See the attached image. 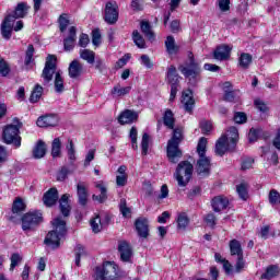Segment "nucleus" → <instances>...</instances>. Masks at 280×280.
<instances>
[{"mask_svg":"<svg viewBox=\"0 0 280 280\" xmlns=\"http://www.w3.org/2000/svg\"><path fill=\"white\" fill-rule=\"evenodd\" d=\"M54 73H56V56L48 55L46 58L45 68L42 73V78L45 84H49L54 80Z\"/></svg>","mask_w":280,"mask_h":280,"instance_id":"11","label":"nucleus"},{"mask_svg":"<svg viewBox=\"0 0 280 280\" xmlns=\"http://www.w3.org/2000/svg\"><path fill=\"white\" fill-rule=\"evenodd\" d=\"M179 80L180 75H178L176 67L170 66L166 72V82L171 84V86H178Z\"/></svg>","mask_w":280,"mask_h":280,"instance_id":"23","label":"nucleus"},{"mask_svg":"<svg viewBox=\"0 0 280 280\" xmlns=\"http://www.w3.org/2000/svg\"><path fill=\"white\" fill-rule=\"evenodd\" d=\"M40 97H43V86H40V84H36L31 93L30 102L32 104H36V102L40 101Z\"/></svg>","mask_w":280,"mask_h":280,"instance_id":"36","label":"nucleus"},{"mask_svg":"<svg viewBox=\"0 0 280 280\" xmlns=\"http://www.w3.org/2000/svg\"><path fill=\"white\" fill-rule=\"evenodd\" d=\"M223 89H224V101L225 102H235V100H237V91H231V83L230 82H225L223 84Z\"/></svg>","mask_w":280,"mask_h":280,"instance_id":"32","label":"nucleus"},{"mask_svg":"<svg viewBox=\"0 0 280 280\" xmlns=\"http://www.w3.org/2000/svg\"><path fill=\"white\" fill-rule=\"evenodd\" d=\"M199 126H200L202 135H209V132H211V130H213V122H211L209 120H201Z\"/></svg>","mask_w":280,"mask_h":280,"instance_id":"51","label":"nucleus"},{"mask_svg":"<svg viewBox=\"0 0 280 280\" xmlns=\"http://www.w3.org/2000/svg\"><path fill=\"white\" fill-rule=\"evenodd\" d=\"M194 175V164L189 161H182L176 168L175 178L178 183V187H187L191 176Z\"/></svg>","mask_w":280,"mask_h":280,"instance_id":"7","label":"nucleus"},{"mask_svg":"<svg viewBox=\"0 0 280 280\" xmlns=\"http://www.w3.org/2000/svg\"><path fill=\"white\" fill-rule=\"evenodd\" d=\"M27 10H30V7H27L26 3L21 2L16 5L13 14H9L7 16H12V18H14V21H16V19H23V16H25L27 14Z\"/></svg>","mask_w":280,"mask_h":280,"instance_id":"28","label":"nucleus"},{"mask_svg":"<svg viewBox=\"0 0 280 280\" xmlns=\"http://www.w3.org/2000/svg\"><path fill=\"white\" fill-rule=\"evenodd\" d=\"M196 170L199 176H209V172H211V158L207 155L199 156Z\"/></svg>","mask_w":280,"mask_h":280,"instance_id":"12","label":"nucleus"},{"mask_svg":"<svg viewBox=\"0 0 280 280\" xmlns=\"http://www.w3.org/2000/svg\"><path fill=\"white\" fill-rule=\"evenodd\" d=\"M188 225H189V218L187 217V214L185 212L179 213L177 217L178 229H180L182 231H185V229H187Z\"/></svg>","mask_w":280,"mask_h":280,"instance_id":"48","label":"nucleus"},{"mask_svg":"<svg viewBox=\"0 0 280 280\" xmlns=\"http://www.w3.org/2000/svg\"><path fill=\"white\" fill-rule=\"evenodd\" d=\"M165 48L168 56H176V54H178V50L180 49V47L176 45V39H174V36L172 35L166 37Z\"/></svg>","mask_w":280,"mask_h":280,"instance_id":"25","label":"nucleus"},{"mask_svg":"<svg viewBox=\"0 0 280 280\" xmlns=\"http://www.w3.org/2000/svg\"><path fill=\"white\" fill-rule=\"evenodd\" d=\"M212 209L217 213H220V211H224L229 207V198L224 196H217L211 201Z\"/></svg>","mask_w":280,"mask_h":280,"instance_id":"19","label":"nucleus"},{"mask_svg":"<svg viewBox=\"0 0 280 280\" xmlns=\"http://www.w3.org/2000/svg\"><path fill=\"white\" fill-rule=\"evenodd\" d=\"M58 116L57 115H46L37 119L36 124L39 128H49L58 126Z\"/></svg>","mask_w":280,"mask_h":280,"instance_id":"17","label":"nucleus"},{"mask_svg":"<svg viewBox=\"0 0 280 280\" xmlns=\"http://www.w3.org/2000/svg\"><path fill=\"white\" fill-rule=\"evenodd\" d=\"M24 63L26 67H32V65H34V45H28L25 52Z\"/></svg>","mask_w":280,"mask_h":280,"instance_id":"43","label":"nucleus"},{"mask_svg":"<svg viewBox=\"0 0 280 280\" xmlns=\"http://www.w3.org/2000/svg\"><path fill=\"white\" fill-rule=\"evenodd\" d=\"M230 253L232 257H236L235 268L226 258L222 257L220 253L214 254V259L217 264L223 266L225 275H233L234 272H242L246 266L244 261V250L242 249V244L237 240L230 241Z\"/></svg>","mask_w":280,"mask_h":280,"instance_id":"1","label":"nucleus"},{"mask_svg":"<svg viewBox=\"0 0 280 280\" xmlns=\"http://www.w3.org/2000/svg\"><path fill=\"white\" fill-rule=\"evenodd\" d=\"M40 222H43V213L36 210L30 211L22 217V230L34 231Z\"/></svg>","mask_w":280,"mask_h":280,"instance_id":"9","label":"nucleus"},{"mask_svg":"<svg viewBox=\"0 0 280 280\" xmlns=\"http://www.w3.org/2000/svg\"><path fill=\"white\" fill-rule=\"evenodd\" d=\"M254 163H255V160L253 158H243L241 170L243 171L250 170Z\"/></svg>","mask_w":280,"mask_h":280,"instance_id":"57","label":"nucleus"},{"mask_svg":"<svg viewBox=\"0 0 280 280\" xmlns=\"http://www.w3.org/2000/svg\"><path fill=\"white\" fill-rule=\"evenodd\" d=\"M117 264L105 261L102 266L95 268L94 280H115L118 275Z\"/></svg>","mask_w":280,"mask_h":280,"instance_id":"8","label":"nucleus"},{"mask_svg":"<svg viewBox=\"0 0 280 280\" xmlns=\"http://www.w3.org/2000/svg\"><path fill=\"white\" fill-rule=\"evenodd\" d=\"M69 77L72 79L80 78L82 73H84V66L78 61L73 60L68 68Z\"/></svg>","mask_w":280,"mask_h":280,"instance_id":"21","label":"nucleus"},{"mask_svg":"<svg viewBox=\"0 0 280 280\" xmlns=\"http://www.w3.org/2000/svg\"><path fill=\"white\" fill-rule=\"evenodd\" d=\"M75 34H77L75 26H71L69 28L67 38L63 39V47L66 51H71L73 47H75V38H77Z\"/></svg>","mask_w":280,"mask_h":280,"instance_id":"20","label":"nucleus"},{"mask_svg":"<svg viewBox=\"0 0 280 280\" xmlns=\"http://www.w3.org/2000/svg\"><path fill=\"white\" fill-rule=\"evenodd\" d=\"M11 265H10V270H14V268H16V266H19V264H21V261H23V257L20 256L19 253H14L11 255Z\"/></svg>","mask_w":280,"mask_h":280,"instance_id":"52","label":"nucleus"},{"mask_svg":"<svg viewBox=\"0 0 280 280\" xmlns=\"http://www.w3.org/2000/svg\"><path fill=\"white\" fill-rule=\"evenodd\" d=\"M130 91H132V86L122 88L121 85L118 84L113 88L112 95H114L115 97H124V95H128Z\"/></svg>","mask_w":280,"mask_h":280,"instance_id":"35","label":"nucleus"},{"mask_svg":"<svg viewBox=\"0 0 280 280\" xmlns=\"http://www.w3.org/2000/svg\"><path fill=\"white\" fill-rule=\"evenodd\" d=\"M95 160V150H90L86 155H85V160H84V167H89V165H91V162Z\"/></svg>","mask_w":280,"mask_h":280,"instance_id":"61","label":"nucleus"},{"mask_svg":"<svg viewBox=\"0 0 280 280\" xmlns=\"http://www.w3.org/2000/svg\"><path fill=\"white\" fill-rule=\"evenodd\" d=\"M141 32L144 34V36L148 38V40H154V32H152V26H150L149 22L142 21L140 23Z\"/></svg>","mask_w":280,"mask_h":280,"instance_id":"34","label":"nucleus"},{"mask_svg":"<svg viewBox=\"0 0 280 280\" xmlns=\"http://www.w3.org/2000/svg\"><path fill=\"white\" fill-rule=\"evenodd\" d=\"M188 65L179 66L178 70L186 80H188V84H190V86H196V84L201 80L200 72L202 69L200 68V63L196 62V59H194V52L188 54Z\"/></svg>","mask_w":280,"mask_h":280,"instance_id":"5","label":"nucleus"},{"mask_svg":"<svg viewBox=\"0 0 280 280\" xmlns=\"http://www.w3.org/2000/svg\"><path fill=\"white\" fill-rule=\"evenodd\" d=\"M21 128H23V122L19 118H14L13 122L3 129L2 139L4 143L21 148Z\"/></svg>","mask_w":280,"mask_h":280,"instance_id":"6","label":"nucleus"},{"mask_svg":"<svg viewBox=\"0 0 280 280\" xmlns=\"http://www.w3.org/2000/svg\"><path fill=\"white\" fill-rule=\"evenodd\" d=\"M25 202L20 197L15 198L12 206V213H23L25 211Z\"/></svg>","mask_w":280,"mask_h":280,"instance_id":"45","label":"nucleus"},{"mask_svg":"<svg viewBox=\"0 0 280 280\" xmlns=\"http://www.w3.org/2000/svg\"><path fill=\"white\" fill-rule=\"evenodd\" d=\"M69 27V15L61 14L59 16V30L60 32H65Z\"/></svg>","mask_w":280,"mask_h":280,"instance_id":"53","label":"nucleus"},{"mask_svg":"<svg viewBox=\"0 0 280 280\" xmlns=\"http://www.w3.org/2000/svg\"><path fill=\"white\" fill-rule=\"evenodd\" d=\"M10 73V65L0 58V75L5 78Z\"/></svg>","mask_w":280,"mask_h":280,"instance_id":"58","label":"nucleus"},{"mask_svg":"<svg viewBox=\"0 0 280 280\" xmlns=\"http://www.w3.org/2000/svg\"><path fill=\"white\" fill-rule=\"evenodd\" d=\"M96 189H100L101 195H93V200H96L97 202H104L108 196L106 195V184L104 182H96L95 183Z\"/></svg>","mask_w":280,"mask_h":280,"instance_id":"29","label":"nucleus"},{"mask_svg":"<svg viewBox=\"0 0 280 280\" xmlns=\"http://www.w3.org/2000/svg\"><path fill=\"white\" fill-rule=\"evenodd\" d=\"M132 40L139 49H145V47H148L145 45V39L143 38V35L141 33H139V31L132 32Z\"/></svg>","mask_w":280,"mask_h":280,"instance_id":"37","label":"nucleus"},{"mask_svg":"<svg viewBox=\"0 0 280 280\" xmlns=\"http://www.w3.org/2000/svg\"><path fill=\"white\" fill-rule=\"evenodd\" d=\"M236 192L238 195V198H241V200H248V184L241 183L236 185Z\"/></svg>","mask_w":280,"mask_h":280,"instance_id":"38","label":"nucleus"},{"mask_svg":"<svg viewBox=\"0 0 280 280\" xmlns=\"http://www.w3.org/2000/svg\"><path fill=\"white\" fill-rule=\"evenodd\" d=\"M136 231L139 235V237H142V240H147V237L150 235V228L148 224V219L145 218H139L136 220Z\"/></svg>","mask_w":280,"mask_h":280,"instance_id":"14","label":"nucleus"},{"mask_svg":"<svg viewBox=\"0 0 280 280\" xmlns=\"http://www.w3.org/2000/svg\"><path fill=\"white\" fill-rule=\"evenodd\" d=\"M269 202L270 205H280V194L276 189L270 190L269 192Z\"/></svg>","mask_w":280,"mask_h":280,"instance_id":"54","label":"nucleus"},{"mask_svg":"<svg viewBox=\"0 0 280 280\" xmlns=\"http://www.w3.org/2000/svg\"><path fill=\"white\" fill-rule=\"evenodd\" d=\"M137 119H139V113L130 109H125L118 116V121L121 124V126H125L126 124H135Z\"/></svg>","mask_w":280,"mask_h":280,"instance_id":"13","label":"nucleus"},{"mask_svg":"<svg viewBox=\"0 0 280 280\" xmlns=\"http://www.w3.org/2000/svg\"><path fill=\"white\" fill-rule=\"evenodd\" d=\"M105 21L108 25H115L119 20V5L115 1L106 2L105 4Z\"/></svg>","mask_w":280,"mask_h":280,"instance_id":"10","label":"nucleus"},{"mask_svg":"<svg viewBox=\"0 0 280 280\" xmlns=\"http://www.w3.org/2000/svg\"><path fill=\"white\" fill-rule=\"evenodd\" d=\"M61 149H62V142L60 141V138H55L51 147V156L54 159L60 156Z\"/></svg>","mask_w":280,"mask_h":280,"instance_id":"47","label":"nucleus"},{"mask_svg":"<svg viewBox=\"0 0 280 280\" xmlns=\"http://www.w3.org/2000/svg\"><path fill=\"white\" fill-rule=\"evenodd\" d=\"M231 46L222 45L214 50L215 60H229L231 58Z\"/></svg>","mask_w":280,"mask_h":280,"instance_id":"22","label":"nucleus"},{"mask_svg":"<svg viewBox=\"0 0 280 280\" xmlns=\"http://www.w3.org/2000/svg\"><path fill=\"white\" fill-rule=\"evenodd\" d=\"M240 140V132L237 128L230 127L226 135H223L219 138L215 143V154L219 156H224L226 152H233L235 147L237 145V141Z\"/></svg>","mask_w":280,"mask_h":280,"instance_id":"2","label":"nucleus"},{"mask_svg":"<svg viewBox=\"0 0 280 280\" xmlns=\"http://www.w3.org/2000/svg\"><path fill=\"white\" fill-rule=\"evenodd\" d=\"M47 154V145L43 140H39L35 148L33 149V156L34 159H43Z\"/></svg>","mask_w":280,"mask_h":280,"instance_id":"31","label":"nucleus"},{"mask_svg":"<svg viewBox=\"0 0 280 280\" xmlns=\"http://www.w3.org/2000/svg\"><path fill=\"white\" fill-rule=\"evenodd\" d=\"M238 62L242 69H248V67H250V62H253V56H250V54L243 52L241 54Z\"/></svg>","mask_w":280,"mask_h":280,"instance_id":"42","label":"nucleus"},{"mask_svg":"<svg viewBox=\"0 0 280 280\" xmlns=\"http://www.w3.org/2000/svg\"><path fill=\"white\" fill-rule=\"evenodd\" d=\"M92 43L95 47L102 44V33H100L98 28L92 31Z\"/></svg>","mask_w":280,"mask_h":280,"instance_id":"55","label":"nucleus"},{"mask_svg":"<svg viewBox=\"0 0 280 280\" xmlns=\"http://www.w3.org/2000/svg\"><path fill=\"white\" fill-rule=\"evenodd\" d=\"M77 191H78L79 203H81L82 207H84L89 200V192L86 191V188L82 184H78Z\"/></svg>","mask_w":280,"mask_h":280,"instance_id":"33","label":"nucleus"},{"mask_svg":"<svg viewBox=\"0 0 280 280\" xmlns=\"http://www.w3.org/2000/svg\"><path fill=\"white\" fill-rule=\"evenodd\" d=\"M66 150H67V154H68V159L71 163V165H73V163H75V145H73V140L69 139L68 143L66 145Z\"/></svg>","mask_w":280,"mask_h":280,"instance_id":"39","label":"nucleus"},{"mask_svg":"<svg viewBox=\"0 0 280 280\" xmlns=\"http://www.w3.org/2000/svg\"><path fill=\"white\" fill-rule=\"evenodd\" d=\"M149 148H150V135L143 133L142 140H141V150H142L143 156L148 155Z\"/></svg>","mask_w":280,"mask_h":280,"instance_id":"50","label":"nucleus"},{"mask_svg":"<svg viewBox=\"0 0 280 280\" xmlns=\"http://www.w3.org/2000/svg\"><path fill=\"white\" fill-rule=\"evenodd\" d=\"M55 91L57 93H62L65 91V80L60 72L55 73Z\"/></svg>","mask_w":280,"mask_h":280,"instance_id":"44","label":"nucleus"},{"mask_svg":"<svg viewBox=\"0 0 280 280\" xmlns=\"http://www.w3.org/2000/svg\"><path fill=\"white\" fill-rule=\"evenodd\" d=\"M59 205H60V211H61L62 215H65V218H67L69 215V213H71V206L69 205V195L68 194L62 195V197L59 200Z\"/></svg>","mask_w":280,"mask_h":280,"instance_id":"30","label":"nucleus"},{"mask_svg":"<svg viewBox=\"0 0 280 280\" xmlns=\"http://www.w3.org/2000/svg\"><path fill=\"white\" fill-rule=\"evenodd\" d=\"M91 228L93 233H100L102 229H104V222H102V218L100 215H95L91 221H90Z\"/></svg>","mask_w":280,"mask_h":280,"instance_id":"40","label":"nucleus"},{"mask_svg":"<svg viewBox=\"0 0 280 280\" xmlns=\"http://www.w3.org/2000/svg\"><path fill=\"white\" fill-rule=\"evenodd\" d=\"M183 128H173V136L167 142V156L171 163H178L183 156V151L178 148L183 141Z\"/></svg>","mask_w":280,"mask_h":280,"instance_id":"4","label":"nucleus"},{"mask_svg":"<svg viewBox=\"0 0 280 280\" xmlns=\"http://www.w3.org/2000/svg\"><path fill=\"white\" fill-rule=\"evenodd\" d=\"M163 124L168 128V130H174L176 124V118H174V113L172 109H166L163 114Z\"/></svg>","mask_w":280,"mask_h":280,"instance_id":"27","label":"nucleus"},{"mask_svg":"<svg viewBox=\"0 0 280 280\" xmlns=\"http://www.w3.org/2000/svg\"><path fill=\"white\" fill-rule=\"evenodd\" d=\"M119 209L124 218H130V208H127L126 199H120Z\"/></svg>","mask_w":280,"mask_h":280,"instance_id":"56","label":"nucleus"},{"mask_svg":"<svg viewBox=\"0 0 280 280\" xmlns=\"http://www.w3.org/2000/svg\"><path fill=\"white\" fill-rule=\"evenodd\" d=\"M67 176H69V168L62 167L58 173H57V180L63 182L67 180Z\"/></svg>","mask_w":280,"mask_h":280,"instance_id":"64","label":"nucleus"},{"mask_svg":"<svg viewBox=\"0 0 280 280\" xmlns=\"http://www.w3.org/2000/svg\"><path fill=\"white\" fill-rule=\"evenodd\" d=\"M44 205L46 207H54L56 202H58V189L50 188L45 195H44Z\"/></svg>","mask_w":280,"mask_h":280,"instance_id":"24","label":"nucleus"},{"mask_svg":"<svg viewBox=\"0 0 280 280\" xmlns=\"http://www.w3.org/2000/svg\"><path fill=\"white\" fill-rule=\"evenodd\" d=\"M52 226L55 230L48 232L44 242L50 248H58L60 241L67 235V222L58 217L52 221Z\"/></svg>","mask_w":280,"mask_h":280,"instance_id":"3","label":"nucleus"},{"mask_svg":"<svg viewBox=\"0 0 280 280\" xmlns=\"http://www.w3.org/2000/svg\"><path fill=\"white\" fill-rule=\"evenodd\" d=\"M74 255H75L74 264L75 266L80 267V259H82V257H86V250L84 249V246L77 245V247L74 248Z\"/></svg>","mask_w":280,"mask_h":280,"instance_id":"49","label":"nucleus"},{"mask_svg":"<svg viewBox=\"0 0 280 280\" xmlns=\"http://www.w3.org/2000/svg\"><path fill=\"white\" fill-rule=\"evenodd\" d=\"M260 133H261V130L252 128L248 133L249 143H255V141L259 139Z\"/></svg>","mask_w":280,"mask_h":280,"instance_id":"59","label":"nucleus"},{"mask_svg":"<svg viewBox=\"0 0 280 280\" xmlns=\"http://www.w3.org/2000/svg\"><path fill=\"white\" fill-rule=\"evenodd\" d=\"M80 57L82 60L89 62V65H93V62H95V52L93 50L83 49L80 51Z\"/></svg>","mask_w":280,"mask_h":280,"instance_id":"41","label":"nucleus"},{"mask_svg":"<svg viewBox=\"0 0 280 280\" xmlns=\"http://www.w3.org/2000/svg\"><path fill=\"white\" fill-rule=\"evenodd\" d=\"M13 27H14V18L7 16L1 24V34L5 38V40H10V38H12Z\"/></svg>","mask_w":280,"mask_h":280,"instance_id":"16","label":"nucleus"},{"mask_svg":"<svg viewBox=\"0 0 280 280\" xmlns=\"http://www.w3.org/2000/svg\"><path fill=\"white\" fill-rule=\"evenodd\" d=\"M207 138L202 137L199 139L197 144V154L198 156H207Z\"/></svg>","mask_w":280,"mask_h":280,"instance_id":"46","label":"nucleus"},{"mask_svg":"<svg viewBox=\"0 0 280 280\" xmlns=\"http://www.w3.org/2000/svg\"><path fill=\"white\" fill-rule=\"evenodd\" d=\"M130 60V55H125L122 58H120L116 65L115 69H122V67H126L128 65V61Z\"/></svg>","mask_w":280,"mask_h":280,"instance_id":"63","label":"nucleus"},{"mask_svg":"<svg viewBox=\"0 0 280 280\" xmlns=\"http://www.w3.org/2000/svg\"><path fill=\"white\" fill-rule=\"evenodd\" d=\"M280 269L277 265H271L266 268V271L261 275L260 279L271 280L279 277Z\"/></svg>","mask_w":280,"mask_h":280,"instance_id":"26","label":"nucleus"},{"mask_svg":"<svg viewBox=\"0 0 280 280\" xmlns=\"http://www.w3.org/2000/svg\"><path fill=\"white\" fill-rule=\"evenodd\" d=\"M182 104H183L186 113H191V110H194L196 101L194 100V92H191V90H186L183 92Z\"/></svg>","mask_w":280,"mask_h":280,"instance_id":"15","label":"nucleus"},{"mask_svg":"<svg viewBox=\"0 0 280 280\" xmlns=\"http://www.w3.org/2000/svg\"><path fill=\"white\" fill-rule=\"evenodd\" d=\"M218 5L221 12H229L231 10V0H219Z\"/></svg>","mask_w":280,"mask_h":280,"instance_id":"60","label":"nucleus"},{"mask_svg":"<svg viewBox=\"0 0 280 280\" xmlns=\"http://www.w3.org/2000/svg\"><path fill=\"white\" fill-rule=\"evenodd\" d=\"M246 119H247L246 114L243 112H236L234 114L235 124H246Z\"/></svg>","mask_w":280,"mask_h":280,"instance_id":"62","label":"nucleus"},{"mask_svg":"<svg viewBox=\"0 0 280 280\" xmlns=\"http://www.w3.org/2000/svg\"><path fill=\"white\" fill-rule=\"evenodd\" d=\"M118 252L122 261H130V258L132 257V247H130L128 242L121 241L118 244Z\"/></svg>","mask_w":280,"mask_h":280,"instance_id":"18","label":"nucleus"}]
</instances>
